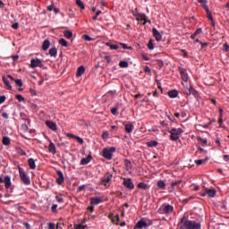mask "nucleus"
<instances>
[{"label": "nucleus", "mask_w": 229, "mask_h": 229, "mask_svg": "<svg viewBox=\"0 0 229 229\" xmlns=\"http://www.w3.org/2000/svg\"><path fill=\"white\" fill-rule=\"evenodd\" d=\"M158 214L166 215L173 214L174 212V207L169 203H164L160 206L157 210Z\"/></svg>", "instance_id": "1"}, {"label": "nucleus", "mask_w": 229, "mask_h": 229, "mask_svg": "<svg viewBox=\"0 0 229 229\" xmlns=\"http://www.w3.org/2000/svg\"><path fill=\"white\" fill-rule=\"evenodd\" d=\"M170 133V140L176 142V140H180L181 133H183V129L182 128H172L171 131H168Z\"/></svg>", "instance_id": "2"}, {"label": "nucleus", "mask_w": 229, "mask_h": 229, "mask_svg": "<svg viewBox=\"0 0 229 229\" xmlns=\"http://www.w3.org/2000/svg\"><path fill=\"white\" fill-rule=\"evenodd\" d=\"M18 169H19L20 177L22 183H24V185H30L31 180L30 179V176H28V174H26V172L24 171V168L18 167Z\"/></svg>", "instance_id": "3"}, {"label": "nucleus", "mask_w": 229, "mask_h": 229, "mask_svg": "<svg viewBox=\"0 0 229 229\" xmlns=\"http://www.w3.org/2000/svg\"><path fill=\"white\" fill-rule=\"evenodd\" d=\"M204 191H201L199 193V196H201V198H205V196L208 195V198H216V194H217V191H216V189L212 188V189H208L207 187H203Z\"/></svg>", "instance_id": "4"}, {"label": "nucleus", "mask_w": 229, "mask_h": 229, "mask_svg": "<svg viewBox=\"0 0 229 229\" xmlns=\"http://www.w3.org/2000/svg\"><path fill=\"white\" fill-rule=\"evenodd\" d=\"M115 153V147L106 148L102 151V157L106 160H112V156Z\"/></svg>", "instance_id": "5"}, {"label": "nucleus", "mask_w": 229, "mask_h": 229, "mask_svg": "<svg viewBox=\"0 0 229 229\" xmlns=\"http://www.w3.org/2000/svg\"><path fill=\"white\" fill-rule=\"evenodd\" d=\"M113 175L110 173L106 174L99 182V185H105V187H108L110 182H112Z\"/></svg>", "instance_id": "6"}, {"label": "nucleus", "mask_w": 229, "mask_h": 229, "mask_svg": "<svg viewBox=\"0 0 229 229\" xmlns=\"http://www.w3.org/2000/svg\"><path fill=\"white\" fill-rule=\"evenodd\" d=\"M184 94H186V96H194L195 98H199V93L198 92V90H196V89H194V87L190 86L189 89L185 88L184 89Z\"/></svg>", "instance_id": "7"}, {"label": "nucleus", "mask_w": 229, "mask_h": 229, "mask_svg": "<svg viewBox=\"0 0 229 229\" xmlns=\"http://www.w3.org/2000/svg\"><path fill=\"white\" fill-rule=\"evenodd\" d=\"M36 67H44V64H42V60L38 58L30 60V68L36 69Z\"/></svg>", "instance_id": "8"}, {"label": "nucleus", "mask_w": 229, "mask_h": 229, "mask_svg": "<svg viewBox=\"0 0 229 229\" xmlns=\"http://www.w3.org/2000/svg\"><path fill=\"white\" fill-rule=\"evenodd\" d=\"M178 70L181 74L182 80L184 81L185 82L189 81V73H187V70H185L182 66H179Z\"/></svg>", "instance_id": "9"}, {"label": "nucleus", "mask_w": 229, "mask_h": 229, "mask_svg": "<svg viewBox=\"0 0 229 229\" xmlns=\"http://www.w3.org/2000/svg\"><path fill=\"white\" fill-rule=\"evenodd\" d=\"M143 228H148V222H146L144 218H141L140 221L137 222L133 229H143Z\"/></svg>", "instance_id": "10"}, {"label": "nucleus", "mask_w": 229, "mask_h": 229, "mask_svg": "<svg viewBox=\"0 0 229 229\" xmlns=\"http://www.w3.org/2000/svg\"><path fill=\"white\" fill-rule=\"evenodd\" d=\"M0 183H4L5 189H8L9 187H12V178L10 175L5 176L4 180L3 177H0Z\"/></svg>", "instance_id": "11"}, {"label": "nucleus", "mask_w": 229, "mask_h": 229, "mask_svg": "<svg viewBox=\"0 0 229 229\" xmlns=\"http://www.w3.org/2000/svg\"><path fill=\"white\" fill-rule=\"evenodd\" d=\"M123 185L126 187V189H129L130 191H133L135 189V184H133V182L131 179H123Z\"/></svg>", "instance_id": "12"}, {"label": "nucleus", "mask_w": 229, "mask_h": 229, "mask_svg": "<svg viewBox=\"0 0 229 229\" xmlns=\"http://www.w3.org/2000/svg\"><path fill=\"white\" fill-rule=\"evenodd\" d=\"M1 112H2V117L4 119H8L10 113L12 112V107H8L6 109V106H4L2 107Z\"/></svg>", "instance_id": "13"}, {"label": "nucleus", "mask_w": 229, "mask_h": 229, "mask_svg": "<svg viewBox=\"0 0 229 229\" xmlns=\"http://www.w3.org/2000/svg\"><path fill=\"white\" fill-rule=\"evenodd\" d=\"M58 177L56 178V183L57 185H62L64 183L65 178L64 177V172L62 170L57 171Z\"/></svg>", "instance_id": "14"}, {"label": "nucleus", "mask_w": 229, "mask_h": 229, "mask_svg": "<svg viewBox=\"0 0 229 229\" xmlns=\"http://www.w3.org/2000/svg\"><path fill=\"white\" fill-rule=\"evenodd\" d=\"M136 20H137V21H144L143 25L148 24V22L149 24H151V21H148V17L146 16L145 13H140V14L138 15V17H136Z\"/></svg>", "instance_id": "15"}, {"label": "nucleus", "mask_w": 229, "mask_h": 229, "mask_svg": "<svg viewBox=\"0 0 229 229\" xmlns=\"http://www.w3.org/2000/svg\"><path fill=\"white\" fill-rule=\"evenodd\" d=\"M152 33L157 42H160V40H162V34H160V31H158L157 28L152 29Z\"/></svg>", "instance_id": "16"}, {"label": "nucleus", "mask_w": 229, "mask_h": 229, "mask_svg": "<svg viewBox=\"0 0 229 229\" xmlns=\"http://www.w3.org/2000/svg\"><path fill=\"white\" fill-rule=\"evenodd\" d=\"M202 8L205 10L208 19L209 21H213L214 17L212 16V13L210 12V9L208 8V4H202Z\"/></svg>", "instance_id": "17"}, {"label": "nucleus", "mask_w": 229, "mask_h": 229, "mask_svg": "<svg viewBox=\"0 0 229 229\" xmlns=\"http://www.w3.org/2000/svg\"><path fill=\"white\" fill-rule=\"evenodd\" d=\"M46 125L47 126V128L52 130V131H56L57 130L56 123L53 121H46Z\"/></svg>", "instance_id": "18"}, {"label": "nucleus", "mask_w": 229, "mask_h": 229, "mask_svg": "<svg viewBox=\"0 0 229 229\" xmlns=\"http://www.w3.org/2000/svg\"><path fill=\"white\" fill-rule=\"evenodd\" d=\"M90 160H92V155L89 154L87 157H83L81 160V165H87V164H89Z\"/></svg>", "instance_id": "19"}, {"label": "nucleus", "mask_w": 229, "mask_h": 229, "mask_svg": "<svg viewBox=\"0 0 229 229\" xmlns=\"http://www.w3.org/2000/svg\"><path fill=\"white\" fill-rule=\"evenodd\" d=\"M119 47H122L123 49H129L130 51H131V49H133V47H128L124 43H116L115 49H119Z\"/></svg>", "instance_id": "20"}, {"label": "nucleus", "mask_w": 229, "mask_h": 229, "mask_svg": "<svg viewBox=\"0 0 229 229\" xmlns=\"http://www.w3.org/2000/svg\"><path fill=\"white\" fill-rule=\"evenodd\" d=\"M48 151L49 153H52V155L56 154V147L55 146V143H53V141H50V144L48 146Z\"/></svg>", "instance_id": "21"}, {"label": "nucleus", "mask_w": 229, "mask_h": 229, "mask_svg": "<svg viewBox=\"0 0 229 229\" xmlns=\"http://www.w3.org/2000/svg\"><path fill=\"white\" fill-rule=\"evenodd\" d=\"M134 128H135V126L131 123H129L125 124L126 133H131V131H133Z\"/></svg>", "instance_id": "22"}, {"label": "nucleus", "mask_w": 229, "mask_h": 229, "mask_svg": "<svg viewBox=\"0 0 229 229\" xmlns=\"http://www.w3.org/2000/svg\"><path fill=\"white\" fill-rule=\"evenodd\" d=\"M103 199H101L99 197L91 198L90 199V205H99Z\"/></svg>", "instance_id": "23"}, {"label": "nucleus", "mask_w": 229, "mask_h": 229, "mask_svg": "<svg viewBox=\"0 0 229 229\" xmlns=\"http://www.w3.org/2000/svg\"><path fill=\"white\" fill-rule=\"evenodd\" d=\"M85 73V66L81 65L77 69L76 76L77 78H80V76L83 75Z\"/></svg>", "instance_id": "24"}, {"label": "nucleus", "mask_w": 229, "mask_h": 229, "mask_svg": "<svg viewBox=\"0 0 229 229\" xmlns=\"http://www.w3.org/2000/svg\"><path fill=\"white\" fill-rule=\"evenodd\" d=\"M49 46H51V42H49V39H45L42 44L43 51H47V49H49Z\"/></svg>", "instance_id": "25"}, {"label": "nucleus", "mask_w": 229, "mask_h": 229, "mask_svg": "<svg viewBox=\"0 0 229 229\" xmlns=\"http://www.w3.org/2000/svg\"><path fill=\"white\" fill-rule=\"evenodd\" d=\"M48 54L50 55V56L56 58V56L58 55V49H56V47H52L49 49Z\"/></svg>", "instance_id": "26"}, {"label": "nucleus", "mask_w": 229, "mask_h": 229, "mask_svg": "<svg viewBox=\"0 0 229 229\" xmlns=\"http://www.w3.org/2000/svg\"><path fill=\"white\" fill-rule=\"evenodd\" d=\"M28 164L30 166V169H37V165L35 164V159L32 157L28 159Z\"/></svg>", "instance_id": "27"}, {"label": "nucleus", "mask_w": 229, "mask_h": 229, "mask_svg": "<svg viewBox=\"0 0 229 229\" xmlns=\"http://www.w3.org/2000/svg\"><path fill=\"white\" fill-rule=\"evenodd\" d=\"M157 187H158V189H161V191H165V187H166L165 182L159 180L157 182Z\"/></svg>", "instance_id": "28"}, {"label": "nucleus", "mask_w": 229, "mask_h": 229, "mask_svg": "<svg viewBox=\"0 0 229 229\" xmlns=\"http://www.w3.org/2000/svg\"><path fill=\"white\" fill-rule=\"evenodd\" d=\"M2 81H4L5 87L8 90H12V85L10 84V81L6 80V77L3 76Z\"/></svg>", "instance_id": "29"}, {"label": "nucleus", "mask_w": 229, "mask_h": 229, "mask_svg": "<svg viewBox=\"0 0 229 229\" xmlns=\"http://www.w3.org/2000/svg\"><path fill=\"white\" fill-rule=\"evenodd\" d=\"M168 96L171 98H178V90L173 89V90L168 91Z\"/></svg>", "instance_id": "30"}, {"label": "nucleus", "mask_w": 229, "mask_h": 229, "mask_svg": "<svg viewBox=\"0 0 229 229\" xmlns=\"http://www.w3.org/2000/svg\"><path fill=\"white\" fill-rule=\"evenodd\" d=\"M206 162H208V157H206L205 159L195 160L196 165H203V164H206Z\"/></svg>", "instance_id": "31"}, {"label": "nucleus", "mask_w": 229, "mask_h": 229, "mask_svg": "<svg viewBox=\"0 0 229 229\" xmlns=\"http://www.w3.org/2000/svg\"><path fill=\"white\" fill-rule=\"evenodd\" d=\"M147 146L148 148H157V146H158V141L157 140H150L147 143Z\"/></svg>", "instance_id": "32"}, {"label": "nucleus", "mask_w": 229, "mask_h": 229, "mask_svg": "<svg viewBox=\"0 0 229 229\" xmlns=\"http://www.w3.org/2000/svg\"><path fill=\"white\" fill-rule=\"evenodd\" d=\"M119 67H121V69H127V67H129L128 61H120Z\"/></svg>", "instance_id": "33"}, {"label": "nucleus", "mask_w": 229, "mask_h": 229, "mask_svg": "<svg viewBox=\"0 0 229 229\" xmlns=\"http://www.w3.org/2000/svg\"><path fill=\"white\" fill-rule=\"evenodd\" d=\"M59 44L61 46H63V47H68L69 43L67 42V40H65V38H62L61 39H59Z\"/></svg>", "instance_id": "34"}, {"label": "nucleus", "mask_w": 229, "mask_h": 229, "mask_svg": "<svg viewBox=\"0 0 229 229\" xmlns=\"http://www.w3.org/2000/svg\"><path fill=\"white\" fill-rule=\"evenodd\" d=\"M64 36L65 37V38H72V31L64 30Z\"/></svg>", "instance_id": "35"}, {"label": "nucleus", "mask_w": 229, "mask_h": 229, "mask_svg": "<svg viewBox=\"0 0 229 229\" xmlns=\"http://www.w3.org/2000/svg\"><path fill=\"white\" fill-rule=\"evenodd\" d=\"M2 143L4 144V146H10L11 144L10 138L4 137L2 140Z\"/></svg>", "instance_id": "36"}, {"label": "nucleus", "mask_w": 229, "mask_h": 229, "mask_svg": "<svg viewBox=\"0 0 229 229\" xmlns=\"http://www.w3.org/2000/svg\"><path fill=\"white\" fill-rule=\"evenodd\" d=\"M20 117L22 119V121H27L28 124L31 123V121L28 118V116L24 113H21Z\"/></svg>", "instance_id": "37"}, {"label": "nucleus", "mask_w": 229, "mask_h": 229, "mask_svg": "<svg viewBox=\"0 0 229 229\" xmlns=\"http://www.w3.org/2000/svg\"><path fill=\"white\" fill-rule=\"evenodd\" d=\"M76 4L81 10H85V4L81 0H76Z\"/></svg>", "instance_id": "38"}, {"label": "nucleus", "mask_w": 229, "mask_h": 229, "mask_svg": "<svg viewBox=\"0 0 229 229\" xmlns=\"http://www.w3.org/2000/svg\"><path fill=\"white\" fill-rule=\"evenodd\" d=\"M138 189H143L144 191L148 190V184L146 182H140L138 184Z\"/></svg>", "instance_id": "39"}, {"label": "nucleus", "mask_w": 229, "mask_h": 229, "mask_svg": "<svg viewBox=\"0 0 229 229\" xmlns=\"http://www.w3.org/2000/svg\"><path fill=\"white\" fill-rule=\"evenodd\" d=\"M197 139L199 142L203 144V146H207V144H208V140L207 139H203L201 137H198Z\"/></svg>", "instance_id": "40"}, {"label": "nucleus", "mask_w": 229, "mask_h": 229, "mask_svg": "<svg viewBox=\"0 0 229 229\" xmlns=\"http://www.w3.org/2000/svg\"><path fill=\"white\" fill-rule=\"evenodd\" d=\"M121 219L119 218V215H116V225H120V226H126V222H121Z\"/></svg>", "instance_id": "41"}, {"label": "nucleus", "mask_w": 229, "mask_h": 229, "mask_svg": "<svg viewBox=\"0 0 229 229\" xmlns=\"http://www.w3.org/2000/svg\"><path fill=\"white\" fill-rule=\"evenodd\" d=\"M55 199L58 203H64V196L62 194L56 195Z\"/></svg>", "instance_id": "42"}, {"label": "nucleus", "mask_w": 229, "mask_h": 229, "mask_svg": "<svg viewBox=\"0 0 229 229\" xmlns=\"http://www.w3.org/2000/svg\"><path fill=\"white\" fill-rule=\"evenodd\" d=\"M148 48L150 50V51H153V49H155V46L153 45V40L150 39L148 43Z\"/></svg>", "instance_id": "43"}, {"label": "nucleus", "mask_w": 229, "mask_h": 229, "mask_svg": "<svg viewBox=\"0 0 229 229\" xmlns=\"http://www.w3.org/2000/svg\"><path fill=\"white\" fill-rule=\"evenodd\" d=\"M166 117L169 119V121H171V123H175L176 122V118L173 117L171 115H169V114L165 113Z\"/></svg>", "instance_id": "44"}, {"label": "nucleus", "mask_w": 229, "mask_h": 229, "mask_svg": "<svg viewBox=\"0 0 229 229\" xmlns=\"http://www.w3.org/2000/svg\"><path fill=\"white\" fill-rule=\"evenodd\" d=\"M144 72L148 74V76H151V68L149 66H145Z\"/></svg>", "instance_id": "45"}, {"label": "nucleus", "mask_w": 229, "mask_h": 229, "mask_svg": "<svg viewBox=\"0 0 229 229\" xmlns=\"http://www.w3.org/2000/svg\"><path fill=\"white\" fill-rule=\"evenodd\" d=\"M105 60L106 61L107 64H112V56L106 55L104 56Z\"/></svg>", "instance_id": "46"}, {"label": "nucleus", "mask_w": 229, "mask_h": 229, "mask_svg": "<svg viewBox=\"0 0 229 229\" xmlns=\"http://www.w3.org/2000/svg\"><path fill=\"white\" fill-rule=\"evenodd\" d=\"M14 82L17 85V87H22V81L21 79H16Z\"/></svg>", "instance_id": "47"}, {"label": "nucleus", "mask_w": 229, "mask_h": 229, "mask_svg": "<svg viewBox=\"0 0 229 229\" xmlns=\"http://www.w3.org/2000/svg\"><path fill=\"white\" fill-rule=\"evenodd\" d=\"M15 98L20 103H22V101H24V97H22V95H16Z\"/></svg>", "instance_id": "48"}, {"label": "nucleus", "mask_w": 229, "mask_h": 229, "mask_svg": "<svg viewBox=\"0 0 229 229\" xmlns=\"http://www.w3.org/2000/svg\"><path fill=\"white\" fill-rule=\"evenodd\" d=\"M131 13H132L133 17L138 18V17H139V14H140V13H139V9L136 8L134 11H131Z\"/></svg>", "instance_id": "49"}, {"label": "nucleus", "mask_w": 229, "mask_h": 229, "mask_svg": "<svg viewBox=\"0 0 229 229\" xmlns=\"http://www.w3.org/2000/svg\"><path fill=\"white\" fill-rule=\"evenodd\" d=\"M223 51H225V53H228V51H229V45H228V43H225L224 44Z\"/></svg>", "instance_id": "50"}, {"label": "nucleus", "mask_w": 229, "mask_h": 229, "mask_svg": "<svg viewBox=\"0 0 229 229\" xmlns=\"http://www.w3.org/2000/svg\"><path fill=\"white\" fill-rule=\"evenodd\" d=\"M180 183H182V181H175V182H173L171 183V187H172V188H174V187H176V185H180Z\"/></svg>", "instance_id": "51"}, {"label": "nucleus", "mask_w": 229, "mask_h": 229, "mask_svg": "<svg viewBox=\"0 0 229 229\" xmlns=\"http://www.w3.org/2000/svg\"><path fill=\"white\" fill-rule=\"evenodd\" d=\"M84 189H87V185H81L78 187L77 192H81V191H84Z\"/></svg>", "instance_id": "52"}, {"label": "nucleus", "mask_w": 229, "mask_h": 229, "mask_svg": "<svg viewBox=\"0 0 229 229\" xmlns=\"http://www.w3.org/2000/svg\"><path fill=\"white\" fill-rule=\"evenodd\" d=\"M106 46H107L108 47H110V49H115V45L110 43V42H106Z\"/></svg>", "instance_id": "53"}, {"label": "nucleus", "mask_w": 229, "mask_h": 229, "mask_svg": "<svg viewBox=\"0 0 229 229\" xmlns=\"http://www.w3.org/2000/svg\"><path fill=\"white\" fill-rule=\"evenodd\" d=\"M75 140H77V142L79 144H83V142H84L83 139L81 138L80 136L75 137Z\"/></svg>", "instance_id": "54"}, {"label": "nucleus", "mask_w": 229, "mask_h": 229, "mask_svg": "<svg viewBox=\"0 0 229 229\" xmlns=\"http://www.w3.org/2000/svg\"><path fill=\"white\" fill-rule=\"evenodd\" d=\"M194 33L198 37V35H201V33H203V29L199 28Z\"/></svg>", "instance_id": "55"}, {"label": "nucleus", "mask_w": 229, "mask_h": 229, "mask_svg": "<svg viewBox=\"0 0 229 229\" xmlns=\"http://www.w3.org/2000/svg\"><path fill=\"white\" fill-rule=\"evenodd\" d=\"M109 219H111L112 223H115V216L111 213L109 216H108Z\"/></svg>", "instance_id": "56"}, {"label": "nucleus", "mask_w": 229, "mask_h": 229, "mask_svg": "<svg viewBox=\"0 0 229 229\" xmlns=\"http://www.w3.org/2000/svg\"><path fill=\"white\" fill-rule=\"evenodd\" d=\"M84 40H86L87 42H90L92 40V38H90V36L89 35H84L83 36Z\"/></svg>", "instance_id": "57"}, {"label": "nucleus", "mask_w": 229, "mask_h": 229, "mask_svg": "<svg viewBox=\"0 0 229 229\" xmlns=\"http://www.w3.org/2000/svg\"><path fill=\"white\" fill-rule=\"evenodd\" d=\"M6 101V97L5 96H0V105H3Z\"/></svg>", "instance_id": "58"}, {"label": "nucleus", "mask_w": 229, "mask_h": 229, "mask_svg": "<svg viewBox=\"0 0 229 229\" xmlns=\"http://www.w3.org/2000/svg\"><path fill=\"white\" fill-rule=\"evenodd\" d=\"M108 131H104L103 133H102V138L104 139V140H106V139H108Z\"/></svg>", "instance_id": "59"}, {"label": "nucleus", "mask_w": 229, "mask_h": 229, "mask_svg": "<svg viewBox=\"0 0 229 229\" xmlns=\"http://www.w3.org/2000/svg\"><path fill=\"white\" fill-rule=\"evenodd\" d=\"M56 208H58V205L53 204V206L51 208L52 212H54V213L56 212Z\"/></svg>", "instance_id": "60"}, {"label": "nucleus", "mask_w": 229, "mask_h": 229, "mask_svg": "<svg viewBox=\"0 0 229 229\" xmlns=\"http://www.w3.org/2000/svg\"><path fill=\"white\" fill-rule=\"evenodd\" d=\"M13 30H19V23L15 22L12 25Z\"/></svg>", "instance_id": "61"}, {"label": "nucleus", "mask_w": 229, "mask_h": 229, "mask_svg": "<svg viewBox=\"0 0 229 229\" xmlns=\"http://www.w3.org/2000/svg\"><path fill=\"white\" fill-rule=\"evenodd\" d=\"M21 130H23L24 131H28V124L23 123V124L21 125Z\"/></svg>", "instance_id": "62"}, {"label": "nucleus", "mask_w": 229, "mask_h": 229, "mask_svg": "<svg viewBox=\"0 0 229 229\" xmlns=\"http://www.w3.org/2000/svg\"><path fill=\"white\" fill-rule=\"evenodd\" d=\"M55 225L54 223H49L48 224V229H55Z\"/></svg>", "instance_id": "63"}, {"label": "nucleus", "mask_w": 229, "mask_h": 229, "mask_svg": "<svg viewBox=\"0 0 229 229\" xmlns=\"http://www.w3.org/2000/svg\"><path fill=\"white\" fill-rule=\"evenodd\" d=\"M224 160H225V162H229V155H225V156H224Z\"/></svg>", "instance_id": "64"}]
</instances>
